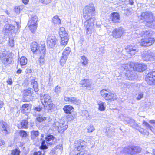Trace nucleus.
<instances>
[{
	"instance_id": "nucleus-57",
	"label": "nucleus",
	"mask_w": 155,
	"mask_h": 155,
	"mask_svg": "<svg viewBox=\"0 0 155 155\" xmlns=\"http://www.w3.org/2000/svg\"><path fill=\"white\" fill-rule=\"evenodd\" d=\"M143 97V94L142 93L140 92L138 95V96L137 97V100H140Z\"/></svg>"
},
{
	"instance_id": "nucleus-2",
	"label": "nucleus",
	"mask_w": 155,
	"mask_h": 155,
	"mask_svg": "<svg viewBox=\"0 0 155 155\" xmlns=\"http://www.w3.org/2000/svg\"><path fill=\"white\" fill-rule=\"evenodd\" d=\"M41 102L45 109L48 110L52 109L54 105L52 101L50 96L48 94H45L41 97Z\"/></svg>"
},
{
	"instance_id": "nucleus-19",
	"label": "nucleus",
	"mask_w": 155,
	"mask_h": 155,
	"mask_svg": "<svg viewBox=\"0 0 155 155\" xmlns=\"http://www.w3.org/2000/svg\"><path fill=\"white\" fill-rule=\"evenodd\" d=\"M110 20L114 23L119 22L120 16L119 14L116 12H114L110 15Z\"/></svg>"
},
{
	"instance_id": "nucleus-36",
	"label": "nucleus",
	"mask_w": 155,
	"mask_h": 155,
	"mask_svg": "<svg viewBox=\"0 0 155 155\" xmlns=\"http://www.w3.org/2000/svg\"><path fill=\"white\" fill-rule=\"evenodd\" d=\"M70 103L71 104L78 105L81 103V101L76 97H71Z\"/></svg>"
},
{
	"instance_id": "nucleus-12",
	"label": "nucleus",
	"mask_w": 155,
	"mask_h": 155,
	"mask_svg": "<svg viewBox=\"0 0 155 155\" xmlns=\"http://www.w3.org/2000/svg\"><path fill=\"white\" fill-rule=\"evenodd\" d=\"M143 59L146 61H153L155 59V55L153 52L149 51H145V53L142 54Z\"/></svg>"
},
{
	"instance_id": "nucleus-64",
	"label": "nucleus",
	"mask_w": 155,
	"mask_h": 155,
	"mask_svg": "<svg viewBox=\"0 0 155 155\" xmlns=\"http://www.w3.org/2000/svg\"><path fill=\"white\" fill-rule=\"evenodd\" d=\"M32 71V70L28 68L26 70V73H31Z\"/></svg>"
},
{
	"instance_id": "nucleus-60",
	"label": "nucleus",
	"mask_w": 155,
	"mask_h": 155,
	"mask_svg": "<svg viewBox=\"0 0 155 155\" xmlns=\"http://www.w3.org/2000/svg\"><path fill=\"white\" fill-rule=\"evenodd\" d=\"M15 11L17 13H20V8L19 7H16L15 8Z\"/></svg>"
},
{
	"instance_id": "nucleus-45",
	"label": "nucleus",
	"mask_w": 155,
	"mask_h": 155,
	"mask_svg": "<svg viewBox=\"0 0 155 155\" xmlns=\"http://www.w3.org/2000/svg\"><path fill=\"white\" fill-rule=\"evenodd\" d=\"M153 34V32L152 31H143V35L144 36H146L147 38H151L150 37Z\"/></svg>"
},
{
	"instance_id": "nucleus-27",
	"label": "nucleus",
	"mask_w": 155,
	"mask_h": 155,
	"mask_svg": "<svg viewBox=\"0 0 155 155\" xmlns=\"http://www.w3.org/2000/svg\"><path fill=\"white\" fill-rule=\"evenodd\" d=\"M134 66V63H130L129 64H123L121 67L126 70L127 72L129 70H133V68Z\"/></svg>"
},
{
	"instance_id": "nucleus-50",
	"label": "nucleus",
	"mask_w": 155,
	"mask_h": 155,
	"mask_svg": "<svg viewBox=\"0 0 155 155\" xmlns=\"http://www.w3.org/2000/svg\"><path fill=\"white\" fill-rule=\"evenodd\" d=\"M34 110L37 112H40L42 109V105H39L36 107H34Z\"/></svg>"
},
{
	"instance_id": "nucleus-3",
	"label": "nucleus",
	"mask_w": 155,
	"mask_h": 155,
	"mask_svg": "<svg viewBox=\"0 0 155 155\" xmlns=\"http://www.w3.org/2000/svg\"><path fill=\"white\" fill-rule=\"evenodd\" d=\"M16 23L17 25L16 28H15V27L12 25L9 24H6L3 28V33L8 35L10 33L12 34L17 33L21 26L19 25L18 22H16Z\"/></svg>"
},
{
	"instance_id": "nucleus-32",
	"label": "nucleus",
	"mask_w": 155,
	"mask_h": 155,
	"mask_svg": "<svg viewBox=\"0 0 155 155\" xmlns=\"http://www.w3.org/2000/svg\"><path fill=\"white\" fill-rule=\"evenodd\" d=\"M31 107V105L29 104H23L22 106L21 112L25 114V112L26 111H29Z\"/></svg>"
},
{
	"instance_id": "nucleus-42",
	"label": "nucleus",
	"mask_w": 155,
	"mask_h": 155,
	"mask_svg": "<svg viewBox=\"0 0 155 155\" xmlns=\"http://www.w3.org/2000/svg\"><path fill=\"white\" fill-rule=\"evenodd\" d=\"M59 33L60 36H65V34H68L65 31V28L63 27L60 28Z\"/></svg>"
},
{
	"instance_id": "nucleus-13",
	"label": "nucleus",
	"mask_w": 155,
	"mask_h": 155,
	"mask_svg": "<svg viewBox=\"0 0 155 155\" xmlns=\"http://www.w3.org/2000/svg\"><path fill=\"white\" fill-rule=\"evenodd\" d=\"M146 81L150 85L155 84V71L150 72L147 74Z\"/></svg>"
},
{
	"instance_id": "nucleus-20",
	"label": "nucleus",
	"mask_w": 155,
	"mask_h": 155,
	"mask_svg": "<svg viewBox=\"0 0 155 155\" xmlns=\"http://www.w3.org/2000/svg\"><path fill=\"white\" fill-rule=\"evenodd\" d=\"M44 137V135L41 134L40 140L41 145L40 147V148L42 150L47 149L48 148V146L51 145L52 144V143L51 142H46V144L45 141L44 139H43Z\"/></svg>"
},
{
	"instance_id": "nucleus-21",
	"label": "nucleus",
	"mask_w": 155,
	"mask_h": 155,
	"mask_svg": "<svg viewBox=\"0 0 155 155\" xmlns=\"http://www.w3.org/2000/svg\"><path fill=\"white\" fill-rule=\"evenodd\" d=\"M8 125L7 123L1 120L0 121V129L1 131L5 134H8Z\"/></svg>"
},
{
	"instance_id": "nucleus-25",
	"label": "nucleus",
	"mask_w": 155,
	"mask_h": 155,
	"mask_svg": "<svg viewBox=\"0 0 155 155\" xmlns=\"http://www.w3.org/2000/svg\"><path fill=\"white\" fill-rule=\"evenodd\" d=\"M61 41L60 42V45L65 46L67 44L69 38L68 34H65V36H60Z\"/></svg>"
},
{
	"instance_id": "nucleus-52",
	"label": "nucleus",
	"mask_w": 155,
	"mask_h": 155,
	"mask_svg": "<svg viewBox=\"0 0 155 155\" xmlns=\"http://www.w3.org/2000/svg\"><path fill=\"white\" fill-rule=\"evenodd\" d=\"M20 135L22 137H26L27 136V132L24 130H21L20 132Z\"/></svg>"
},
{
	"instance_id": "nucleus-7",
	"label": "nucleus",
	"mask_w": 155,
	"mask_h": 155,
	"mask_svg": "<svg viewBox=\"0 0 155 155\" xmlns=\"http://www.w3.org/2000/svg\"><path fill=\"white\" fill-rule=\"evenodd\" d=\"M141 149L137 146H128L123 149L124 153L131 155L137 154L140 152Z\"/></svg>"
},
{
	"instance_id": "nucleus-62",
	"label": "nucleus",
	"mask_w": 155,
	"mask_h": 155,
	"mask_svg": "<svg viewBox=\"0 0 155 155\" xmlns=\"http://www.w3.org/2000/svg\"><path fill=\"white\" fill-rule=\"evenodd\" d=\"M71 98L65 97L64 98V100L66 102H70V101Z\"/></svg>"
},
{
	"instance_id": "nucleus-55",
	"label": "nucleus",
	"mask_w": 155,
	"mask_h": 155,
	"mask_svg": "<svg viewBox=\"0 0 155 155\" xmlns=\"http://www.w3.org/2000/svg\"><path fill=\"white\" fill-rule=\"evenodd\" d=\"M131 11L129 9H126L125 10V12L124 14L126 15H130L131 14Z\"/></svg>"
},
{
	"instance_id": "nucleus-41",
	"label": "nucleus",
	"mask_w": 155,
	"mask_h": 155,
	"mask_svg": "<svg viewBox=\"0 0 155 155\" xmlns=\"http://www.w3.org/2000/svg\"><path fill=\"white\" fill-rule=\"evenodd\" d=\"M53 22L54 24H59L61 22V21L57 16H55L53 18Z\"/></svg>"
},
{
	"instance_id": "nucleus-51",
	"label": "nucleus",
	"mask_w": 155,
	"mask_h": 155,
	"mask_svg": "<svg viewBox=\"0 0 155 155\" xmlns=\"http://www.w3.org/2000/svg\"><path fill=\"white\" fill-rule=\"evenodd\" d=\"M39 122H41L46 119V118L44 117H38L36 119Z\"/></svg>"
},
{
	"instance_id": "nucleus-9",
	"label": "nucleus",
	"mask_w": 155,
	"mask_h": 155,
	"mask_svg": "<svg viewBox=\"0 0 155 155\" xmlns=\"http://www.w3.org/2000/svg\"><path fill=\"white\" fill-rule=\"evenodd\" d=\"M47 42L48 48H54L57 42L56 37L52 35H49L47 37Z\"/></svg>"
},
{
	"instance_id": "nucleus-17",
	"label": "nucleus",
	"mask_w": 155,
	"mask_h": 155,
	"mask_svg": "<svg viewBox=\"0 0 155 155\" xmlns=\"http://www.w3.org/2000/svg\"><path fill=\"white\" fill-rule=\"evenodd\" d=\"M53 126L55 127L59 132H63L68 128V125L63 123H59L57 122L55 123L53 125Z\"/></svg>"
},
{
	"instance_id": "nucleus-47",
	"label": "nucleus",
	"mask_w": 155,
	"mask_h": 155,
	"mask_svg": "<svg viewBox=\"0 0 155 155\" xmlns=\"http://www.w3.org/2000/svg\"><path fill=\"white\" fill-rule=\"evenodd\" d=\"M15 44L14 40L12 37L10 38H9L8 45L11 47H13Z\"/></svg>"
},
{
	"instance_id": "nucleus-34",
	"label": "nucleus",
	"mask_w": 155,
	"mask_h": 155,
	"mask_svg": "<svg viewBox=\"0 0 155 155\" xmlns=\"http://www.w3.org/2000/svg\"><path fill=\"white\" fill-rule=\"evenodd\" d=\"M19 62L21 67L26 65L28 60L27 58L24 56H22L20 59Z\"/></svg>"
},
{
	"instance_id": "nucleus-35",
	"label": "nucleus",
	"mask_w": 155,
	"mask_h": 155,
	"mask_svg": "<svg viewBox=\"0 0 155 155\" xmlns=\"http://www.w3.org/2000/svg\"><path fill=\"white\" fill-rule=\"evenodd\" d=\"M38 21L37 16H35L31 18V19L29 21L28 24H31V25H37V22Z\"/></svg>"
},
{
	"instance_id": "nucleus-46",
	"label": "nucleus",
	"mask_w": 155,
	"mask_h": 155,
	"mask_svg": "<svg viewBox=\"0 0 155 155\" xmlns=\"http://www.w3.org/2000/svg\"><path fill=\"white\" fill-rule=\"evenodd\" d=\"M21 152L18 149H14L12 150L11 155H19Z\"/></svg>"
},
{
	"instance_id": "nucleus-48",
	"label": "nucleus",
	"mask_w": 155,
	"mask_h": 155,
	"mask_svg": "<svg viewBox=\"0 0 155 155\" xmlns=\"http://www.w3.org/2000/svg\"><path fill=\"white\" fill-rule=\"evenodd\" d=\"M54 138V137L51 134L47 135L45 137V139L46 141H49L53 140Z\"/></svg>"
},
{
	"instance_id": "nucleus-26",
	"label": "nucleus",
	"mask_w": 155,
	"mask_h": 155,
	"mask_svg": "<svg viewBox=\"0 0 155 155\" xmlns=\"http://www.w3.org/2000/svg\"><path fill=\"white\" fill-rule=\"evenodd\" d=\"M134 71V70H129L128 71L125 73V75L128 79L132 80L134 79L135 76Z\"/></svg>"
},
{
	"instance_id": "nucleus-10",
	"label": "nucleus",
	"mask_w": 155,
	"mask_h": 155,
	"mask_svg": "<svg viewBox=\"0 0 155 155\" xmlns=\"http://www.w3.org/2000/svg\"><path fill=\"white\" fill-rule=\"evenodd\" d=\"M86 144L87 143L85 141L79 140L74 142V147L75 150L80 151L85 148Z\"/></svg>"
},
{
	"instance_id": "nucleus-1",
	"label": "nucleus",
	"mask_w": 155,
	"mask_h": 155,
	"mask_svg": "<svg viewBox=\"0 0 155 155\" xmlns=\"http://www.w3.org/2000/svg\"><path fill=\"white\" fill-rule=\"evenodd\" d=\"M95 13V7L93 4H89L84 8L83 17L85 21L84 25L87 35L91 34L92 29L94 26L95 19L93 16Z\"/></svg>"
},
{
	"instance_id": "nucleus-29",
	"label": "nucleus",
	"mask_w": 155,
	"mask_h": 155,
	"mask_svg": "<svg viewBox=\"0 0 155 155\" xmlns=\"http://www.w3.org/2000/svg\"><path fill=\"white\" fill-rule=\"evenodd\" d=\"M80 84L84 85L85 87H88L91 86L92 83L89 79H85L81 80L80 81Z\"/></svg>"
},
{
	"instance_id": "nucleus-4",
	"label": "nucleus",
	"mask_w": 155,
	"mask_h": 155,
	"mask_svg": "<svg viewBox=\"0 0 155 155\" xmlns=\"http://www.w3.org/2000/svg\"><path fill=\"white\" fill-rule=\"evenodd\" d=\"M100 93L102 97L108 101H113L117 98L116 94L110 92V90L103 89L101 91Z\"/></svg>"
},
{
	"instance_id": "nucleus-53",
	"label": "nucleus",
	"mask_w": 155,
	"mask_h": 155,
	"mask_svg": "<svg viewBox=\"0 0 155 155\" xmlns=\"http://www.w3.org/2000/svg\"><path fill=\"white\" fill-rule=\"evenodd\" d=\"M61 87L58 85L55 87L54 91L56 93L58 94L61 92Z\"/></svg>"
},
{
	"instance_id": "nucleus-14",
	"label": "nucleus",
	"mask_w": 155,
	"mask_h": 155,
	"mask_svg": "<svg viewBox=\"0 0 155 155\" xmlns=\"http://www.w3.org/2000/svg\"><path fill=\"white\" fill-rule=\"evenodd\" d=\"M125 33V30L122 27H119L114 29L112 32L113 37L116 38L120 37Z\"/></svg>"
},
{
	"instance_id": "nucleus-31",
	"label": "nucleus",
	"mask_w": 155,
	"mask_h": 155,
	"mask_svg": "<svg viewBox=\"0 0 155 155\" xmlns=\"http://www.w3.org/2000/svg\"><path fill=\"white\" fill-rule=\"evenodd\" d=\"M73 109V107L71 106L66 105L63 108V110L65 113L69 114L71 113Z\"/></svg>"
},
{
	"instance_id": "nucleus-54",
	"label": "nucleus",
	"mask_w": 155,
	"mask_h": 155,
	"mask_svg": "<svg viewBox=\"0 0 155 155\" xmlns=\"http://www.w3.org/2000/svg\"><path fill=\"white\" fill-rule=\"evenodd\" d=\"M52 0H41V2L44 4L47 5L50 3Z\"/></svg>"
},
{
	"instance_id": "nucleus-43",
	"label": "nucleus",
	"mask_w": 155,
	"mask_h": 155,
	"mask_svg": "<svg viewBox=\"0 0 155 155\" xmlns=\"http://www.w3.org/2000/svg\"><path fill=\"white\" fill-rule=\"evenodd\" d=\"M67 58L68 57L62 55L60 60V64L61 66H63L64 65V64L66 62Z\"/></svg>"
},
{
	"instance_id": "nucleus-56",
	"label": "nucleus",
	"mask_w": 155,
	"mask_h": 155,
	"mask_svg": "<svg viewBox=\"0 0 155 155\" xmlns=\"http://www.w3.org/2000/svg\"><path fill=\"white\" fill-rule=\"evenodd\" d=\"M84 40V38L82 36L81 37H80V39L79 41V43L81 46L83 44Z\"/></svg>"
},
{
	"instance_id": "nucleus-49",
	"label": "nucleus",
	"mask_w": 155,
	"mask_h": 155,
	"mask_svg": "<svg viewBox=\"0 0 155 155\" xmlns=\"http://www.w3.org/2000/svg\"><path fill=\"white\" fill-rule=\"evenodd\" d=\"M143 124L146 126V128L147 129H150L151 130H152V129L153 128V127L150 125L148 123L146 122L145 120L143 121Z\"/></svg>"
},
{
	"instance_id": "nucleus-23",
	"label": "nucleus",
	"mask_w": 155,
	"mask_h": 155,
	"mask_svg": "<svg viewBox=\"0 0 155 155\" xmlns=\"http://www.w3.org/2000/svg\"><path fill=\"white\" fill-rule=\"evenodd\" d=\"M124 123L125 124L130 125L131 127L135 129H137L138 127V125L137 124L135 120L133 119H128L126 120H125L124 121Z\"/></svg>"
},
{
	"instance_id": "nucleus-33",
	"label": "nucleus",
	"mask_w": 155,
	"mask_h": 155,
	"mask_svg": "<svg viewBox=\"0 0 155 155\" xmlns=\"http://www.w3.org/2000/svg\"><path fill=\"white\" fill-rule=\"evenodd\" d=\"M146 25L148 27H150L152 28H153L155 25V20L153 18L150 20L149 21H147L146 23Z\"/></svg>"
},
{
	"instance_id": "nucleus-59",
	"label": "nucleus",
	"mask_w": 155,
	"mask_h": 155,
	"mask_svg": "<svg viewBox=\"0 0 155 155\" xmlns=\"http://www.w3.org/2000/svg\"><path fill=\"white\" fill-rule=\"evenodd\" d=\"M94 129V127L93 126H90L88 128V132H92L93 131Z\"/></svg>"
},
{
	"instance_id": "nucleus-44",
	"label": "nucleus",
	"mask_w": 155,
	"mask_h": 155,
	"mask_svg": "<svg viewBox=\"0 0 155 155\" xmlns=\"http://www.w3.org/2000/svg\"><path fill=\"white\" fill-rule=\"evenodd\" d=\"M30 30L32 32H34L36 30L37 28V25H31V24H28Z\"/></svg>"
},
{
	"instance_id": "nucleus-16",
	"label": "nucleus",
	"mask_w": 155,
	"mask_h": 155,
	"mask_svg": "<svg viewBox=\"0 0 155 155\" xmlns=\"http://www.w3.org/2000/svg\"><path fill=\"white\" fill-rule=\"evenodd\" d=\"M139 18L141 20L146 21L147 23V21L152 19L153 15L150 12H147L142 13L141 15Z\"/></svg>"
},
{
	"instance_id": "nucleus-11",
	"label": "nucleus",
	"mask_w": 155,
	"mask_h": 155,
	"mask_svg": "<svg viewBox=\"0 0 155 155\" xmlns=\"http://www.w3.org/2000/svg\"><path fill=\"white\" fill-rule=\"evenodd\" d=\"M155 41L153 38H147L145 37L141 39L140 41V45L144 47L149 46L153 44Z\"/></svg>"
},
{
	"instance_id": "nucleus-30",
	"label": "nucleus",
	"mask_w": 155,
	"mask_h": 155,
	"mask_svg": "<svg viewBox=\"0 0 155 155\" xmlns=\"http://www.w3.org/2000/svg\"><path fill=\"white\" fill-rule=\"evenodd\" d=\"M114 132L113 128L110 127H107L106 131V134L109 137L112 136Z\"/></svg>"
},
{
	"instance_id": "nucleus-58",
	"label": "nucleus",
	"mask_w": 155,
	"mask_h": 155,
	"mask_svg": "<svg viewBox=\"0 0 155 155\" xmlns=\"http://www.w3.org/2000/svg\"><path fill=\"white\" fill-rule=\"evenodd\" d=\"M136 129L139 130V131L142 134H143L144 133V130L143 129L141 128L138 125V127L137 128V129Z\"/></svg>"
},
{
	"instance_id": "nucleus-37",
	"label": "nucleus",
	"mask_w": 155,
	"mask_h": 155,
	"mask_svg": "<svg viewBox=\"0 0 155 155\" xmlns=\"http://www.w3.org/2000/svg\"><path fill=\"white\" fill-rule=\"evenodd\" d=\"M39 135L38 131L33 130L31 132V137L32 139L35 140Z\"/></svg>"
},
{
	"instance_id": "nucleus-39",
	"label": "nucleus",
	"mask_w": 155,
	"mask_h": 155,
	"mask_svg": "<svg viewBox=\"0 0 155 155\" xmlns=\"http://www.w3.org/2000/svg\"><path fill=\"white\" fill-rule=\"evenodd\" d=\"M81 61L82 65H86L88 63V59L85 56H81Z\"/></svg>"
},
{
	"instance_id": "nucleus-24",
	"label": "nucleus",
	"mask_w": 155,
	"mask_h": 155,
	"mask_svg": "<svg viewBox=\"0 0 155 155\" xmlns=\"http://www.w3.org/2000/svg\"><path fill=\"white\" fill-rule=\"evenodd\" d=\"M28 121V118L22 120L20 124L18 125V127L20 128H28L29 122Z\"/></svg>"
},
{
	"instance_id": "nucleus-22",
	"label": "nucleus",
	"mask_w": 155,
	"mask_h": 155,
	"mask_svg": "<svg viewBox=\"0 0 155 155\" xmlns=\"http://www.w3.org/2000/svg\"><path fill=\"white\" fill-rule=\"evenodd\" d=\"M42 45V44H38L35 42L32 43L31 45V48L34 54H35Z\"/></svg>"
},
{
	"instance_id": "nucleus-63",
	"label": "nucleus",
	"mask_w": 155,
	"mask_h": 155,
	"mask_svg": "<svg viewBox=\"0 0 155 155\" xmlns=\"http://www.w3.org/2000/svg\"><path fill=\"white\" fill-rule=\"evenodd\" d=\"M7 82L8 84L9 85H12V79H8V80L7 81Z\"/></svg>"
},
{
	"instance_id": "nucleus-6",
	"label": "nucleus",
	"mask_w": 155,
	"mask_h": 155,
	"mask_svg": "<svg viewBox=\"0 0 155 155\" xmlns=\"http://www.w3.org/2000/svg\"><path fill=\"white\" fill-rule=\"evenodd\" d=\"M46 47L44 44H42V46L39 48L35 55H37L39 57V61L41 65L44 63V57L46 54Z\"/></svg>"
},
{
	"instance_id": "nucleus-5",
	"label": "nucleus",
	"mask_w": 155,
	"mask_h": 155,
	"mask_svg": "<svg viewBox=\"0 0 155 155\" xmlns=\"http://www.w3.org/2000/svg\"><path fill=\"white\" fill-rule=\"evenodd\" d=\"M0 58L1 61L4 64H9L13 61L11 55L6 51L0 52Z\"/></svg>"
},
{
	"instance_id": "nucleus-15",
	"label": "nucleus",
	"mask_w": 155,
	"mask_h": 155,
	"mask_svg": "<svg viewBox=\"0 0 155 155\" xmlns=\"http://www.w3.org/2000/svg\"><path fill=\"white\" fill-rule=\"evenodd\" d=\"M134 66L133 68V70L139 72H142L147 68V66L144 64L134 63Z\"/></svg>"
},
{
	"instance_id": "nucleus-38",
	"label": "nucleus",
	"mask_w": 155,
	"mask_h": 155,
	"mask_svg": "<svg viewBox=\"0 0 155 155\" xmlns=\"http://www.w3.org/2000/svg\"><path fill=\"white\" fill-rule=\"evenodd\" d=\"M98 104L99 105V110L101 111H103L105 110V107L104 106V103L99 101L97 102Z\"/></svg>"
},
{
	"instance_id": "nucleus-8",
	"label": "nucleus",
	"mask_w": 155,
	"mask_h": 155,
	"mask_svg": "<svg viewBox=\"0 0 155 155\" xmlns=\"http://www.w3.org/2000/svg\"><path fill=\"white\" fill-rule=\"evenodd\" d=\"M31 89H28L24 90L22 92L23 94V101H29L33 99V97L32 96L33 92L31 90Z\"/></svg>"
},
{
	"instance_id": "nucleus-28",
	"label": "nucleus",
	"mask_w": 155,
	"mask_h": 155,
	"mask_svg": "<svg viewBox=\"0 0 155 155\" xmlns=\"http://www.w3.org/2000/svg\"><path fill=\"white\" fill-rule=\"evenodd\" d=\"M31 84L35 92H37L39 91L38 85L37 81L35 79H31L30 81Z\"/></svg>"
},
{
	"instance_id": "nucleus-40",
	"label": "nucleus",
	"mask_w": 155,
	"mask_h": 155,
	"mask_svg": "<svg viewBox=\"0 0 155 155\" xmlns=\"http://www.w3.org/2000/svg\"><path fill=\"white\" fill-rule=\"evenodd\" d=\"M71 52V49L69 47H67L64 50L63 52L62 55L68 57Z\"/></svg>"
},
{
	"instance_id": "nucleus-61",
	"label": "nucleus",
	"mask_w": 155,
	"mask_h": 155,
	"mask_svg": "<svg viewBox=\"0 0 155 155\" xmlns=\"http://www.w3.org/2000/svg\"><path fill=\"white\" fill-rule=\"evenodd\" d=\"M33 155H44V154H42L41 152L39 151L38 152H35L33 153Z\"/></svg>"
},
{
	"instance_id": "nucleus-18",
	"label": "nucleus",
	"mask_w": 155,
	"mask_h": 155,
	"mask_svg": "<svg viewBox=\"0 0 155 155\" xmlns=\"http://www.w3.org/2000/svg\"><path fill=\"white\" fill-rule=\"evenodd\" d=\"M127 50L128 53L131 55H134L138 52V48L137 46L130 45L127 46Z\"/></svg>"
}]
</instances>
